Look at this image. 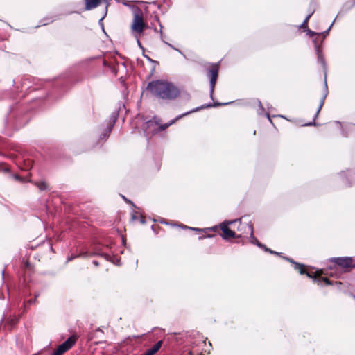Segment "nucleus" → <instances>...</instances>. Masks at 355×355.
<instances>
[{"mask_svg":"<svg viewBox=\"0 0 355 355\" xmlns=\"http://www.w3.org/2000/svg\"><path fill=\"white\" fill-rule=\"evenodd\" d=\"M159 100L170 102L176 99L180 94V89L174 83L162 80L150 82L146 87Z\"/></svg>","mask_w":355,"mask_h":355,"instance_id":"f257e3e1","label":"nucleus"},{"mask_svg":"<svg viewBox=\"0 0 355 355\" xmlns=\"http://www.w3.org/2000/svg\"><path fill=\"white\" fill-rule=\"evenodd\" d=\"M229 103H214L213 105L210 104V103L205 104L200 107H198L195 109H193L191 111H189L182 114H180V115L178 116L176 118H175L174 119L170 121L168 123H166L164 124H162L161 119L159 118H158L157 116H154L152 119L148 120L145 123L144 127V132H145L146 137H148L150 135H155V134L158 133L159 132L166 130L170 125L175 123L178 120H179L180 119L182 118L183 116H187L191 113H193L194 112H197L202 109H205V108H207V107H217L219 105H228Z\"/></svg>","mask_w":355,"mask_h":355,"instance_id":"f03ea898","label":"nucleus"},{"mask_svg":"<svg viewBox=\"0 0 355 355\" xmlns=\"http://www.w3.org/2000/svg\"><path fill=\"white\" fill-rule=\"evenodd\" d=\"M290 263L293 265L294 269L300 275H306L308 277L318 282V284L320 282H323L326 285L333 284V282L328 279L327 277L328 275L326 274L327 272H329V270L325 272L322 270H315L312 267L298 263L291 259H290Z\"/></svg>","mask_w":355,"mask_h":355,"instance_id":"7ed1b4c3","label":"nucleus"},{"mask_svg":"<svg viewBox=\"0 0 355 355\" xmlns=\"http://www.w3.org/2000/svg\"><path fill=\"white\" fill-rule=\"evenodd\" d=\"M329 261L333 266L329 267V272L326 274L330 277H339L342 272H349L352 268H355L353 259L349 257H334Z\"/></svg>","mask_w":355,"mask_h":355,"instance_id":"20e7f679","label":"nucleus"},{"mask_svg":"<svg viewBox=\"0 0 355 355\" xmlns=\"http://www.w3.org/2000/svg\"><path fill=\"white\" fill-rule=\"evenodd\" d=\"M146 28V24L144 20V14L139 8L133 10V20L131 25V29L134 33L141 34Z\"/></svg>","mask_w":355,"mask_h":355,"instance_id":"39448f33","label":"nucleus"},{"mask_svg":"<svg viewBox=\"0 0 355 355\" xmlns=\"http://www.w3.org/2000/svg\"><path fill=\"white\" fill-rule=\"evenodd\" d=\"M243 229L245 230L246 233L250 232V242L258 247L263 249L266 252H268L270 254H279V253L275 252L269 248H268L266 245L261 243L254 236V230H253V226L252 224H241V227H239V230H242Z\"/></svg>","mask_w":355,"mask_h":355,"instance_id":"423d86ee","label":"nucleus"},{"mask_svg":"<svg viewBox=\"0 0 355 355\" xmlns=\"http://www.w3.org/2000/svg\"><path fill=\"white\" fill-rule=\"evenodd\" d=\"M219 64H212L211 67L207 69V75L209 77V93L210 97L213 99L214 91L215 85L218 76Z\"/></svg>","mask_w":355,"mask_h":355,"instance_id":"0eeeda50","label":"nucleus"},{"mask_svg":"<svg viewBox=\"0 0 355 355\" xmlns=\"http://www.w3.org/2000/svg\"><path fill=\"white\" fill-rule=\"evenodd\" d=\"M236 222H239L240 224L241 223V219H236V220H227V221H224L220 225V229L223 233V234L222 235V237L223 239L225 240H227L229 239L230 238H234L236 237V234L234 231H232V230H230L228 226L230 225H232L234 223H236Z\"/></svg>","mask_w":355,"mask_h":355,"instance_id":"6e6552de","label":"nucleus"},{"mask_svg":"<svg viewBox=\"0 0 355 355\" xmlns=\"http://www.w3.org/2000/svg\"><path fill=\"white\" fill-rule=\"evenodd\" d=\"M77 340V336L72 335L67 338L66 341L60 345L56 349L55 352L59 354L62 355L69 349H70Z\"/></svg>","mask_w":355,"mask_h":355,"instance_id":"1a4fd4ad","label":"nucleus"},{"mask_svg":"<svg viewBox=\"0 0 355 355\" xmlns=\"http://www.w3.org/2000/svg\"><path fill=\"white\" fill-rule=\"evenodd\" d=\"M117 117H118V114L116 112H114L111 114L107 126L101 135V139H106L109 137V135L116 123Z\"/></svg>","mask_w":355,"mask_h":355,"instance_id":"9d476101","label":"nucleus"},{"mask_svg":"<svg viewBox=\"0 0 355 355\" xmlns=\"http://www.w3.org/2000/svg\"><path fill=\"white\" fill-rule=\"evenodd\" d=\"M97 255L104 257L106 260H107L109 261H112L117 265H120L119 260H117L116 259H115L117 261V262H115V261L114 259H112V257L109 254H104V253L98 254L96 252L89 253L87 252H81V253H79L78 254H77V257H82V258H87L89 257H94V256H97Z\"/></svg>","mask_w":355,"mask_h":355,"instance_id":"9b49d317","label":"nucleus"},{"mask_svg":"<svg viewBox=\"0 0 355 355\" xmlns=\"http://www.w3.org/2000/svg\"><path fill=\"white\" fill-rule=\"evenodd\" d=\"M324 85H325V88H326V92L325 94L322 96V98H320V103H319V105L317 108V111L314 115V117L313 119V121H311V122H309V123H306L305 124H304L303 125H306V126H311V125H315V119L318 117L322 107H323L324 105V100L326 98V96H327V81L325 80L324 82Z\"/></svg>","mask_w":355,"mask_h":355,"instance_id":"f8f14e48","label":"nucleus"},{"mask_svg":"<svg viewBox=\"0 0 355 355\" xmlns=\"http://www.w3.org/2000/svg\"><path fill=\"white\" fill-rule=\"evenodd\" d=\"M101 0H85V10H90L96 8L100 3Z\"/></svg>","mask_w":355,"mask_h":355,"instance_id":"ddd939ff","label":"nucleus"},{"mask_svg":"<svg viewBox=\"0 0 355 355\" xmlns=\"http://www.w3.org/2000/svg\"><path fill=\"white\" fill-rule=\"evenodd\" d=\"M162 344V341H158L155 345H153V347L148 349L144 354L142 355H154L161 347Z\"/></svg>","mask_w":355,"mask_h":355,"instance_id":"4468645a","label":"nucleus"},{"mask_svg":"<svg viewBox=\"0 0 355 355\" xmlns=\"http://www.w3.org/2000/svg\"><path fill=\"white\" fill-rule=\"evenodd\" d=\"M40 296V293H35V297L34 298H32L31 300H27L25 304H24V306H25V309L26 308V306H29V305H31V304H35L37 302V298Z\"/></svg>","mask_w":355,"mask_h":355,"instance_id":"2eb2a0df","label":"nucleus"},{"mask_svg":"<svg viewBox=\"0 0 355 355\" xmlns=\"http://www.w3.org/2000/svg\"><path fill=\"white\" fill-rule=\"evenodd\" d=\"M35 184L37 187V188L40 190H41V191H44V190H46L48 189L47 184L45 182H44V181L40 182H37Z\"/></svg>","mask_w":355,"mask_h":355,"instance_id":"dca6fc26","label":"nucleus"},{"mask_svg":"<svg viewBox=\"0 0 355 355\" xmlns=\"http://www.w3.org/2000/svg\"><path fill=\"white\" fill-rule=\"evenodd\" d=\"M54 19L51 18H44L41 21V26H45L47 24H49L50 23L53 22ZM37 26H40V25H38Z\"/></svg>","mask_w":355,"mask_h":355,"instance_id":"f3484780","label":"nucleus"},{"mask_svg":"<svg viewBox=\"0 0 355 355\" xmlns=\"http://www.w3.org/2000/svg\"><path fill=\"white\" fill-rule=\"evenodd\" d=\"M258 104H259V109L257 110V113L259 115H262L264 113V108L262 106L261 103L259 101H258Z\"/></svg>","mask_w":355,"mask_h":355,"instance_id":"a211bd4d","label":"nucleus"},{"mask_svg":"<svg viewBox=\"0 0 355 355\" xmlns=\"http://www.w3.org/2000/svg\"><path fill=\"white\" fill-rule=\"evenodd\" d=\"M181 227H182L184 229H189V230H193V231H196V232H201V231H202V230H201V229L196 228V227H188L187 225H182Z\"/></svg>","mask_w":355,"mask_h":355,"instance_id":"6ab92c4d","label":"nucleus"},{"mask_svg":"<svg viewBox=\"0 0 355 355\" xmlns=\"http://www.w3.org/2000/svg\"><path fill=\"white\" fill-rule=\"evenodd\" d=\"M309 18H310V15L306 17V18L305 19V20L304 21V22L301 25V27L302 28H307V26H308V21H309Z\"/></svg>","mask_w":355,"mask_h":355,"instance_id":"aec40b11","label":"nucleus"},{"mask_svg":"<svg viewBox=\"0 0 355 355\" xmlns=\"http://www.w3.org/2000/svg\"><path fill=\"white\" fill-rule=\"evenodd\" d=\"M139 213L136 211H133L131 214V218L132 220H135L138 218Z\"/></svg>","mask_w":355,"mask_h":355,"instance_id":"412c9836","label":"nucleus"},{"mask_svg":"<svg viewBox=\"0 0 355 355\" xmlns=\"http://www.w3.org/2000/svg\"><path fill=\"white\" fill-rule=\"evenodd\" d=\"M78 257H77V254L76 255L71 254V256L68 257L66 262L67 263L69 261H72L74 259L78 258Z\"/></svg>","mask_w":355,"mask_h":355,"instance_id":"4be33fe9","label":"nucleus"},{"mask_svg":"<svg viewBox=\"0 0 355 355\" xmlns=\"http://www.w3.org/2000/svg\"><path fill=\"white\" fill-rule=\"evenodd\" d=\"M265 114H266V117L268 118V121L270 122V123L272 124L273 125H275L273 122H272V119H271V117H270L269 113L268 112H266Z\"/></svg>","mask_w":355,"mask_h":355,"instance_id":"5701e85b","label":"nucleus"},{"mask_svg":"<svg viewBox=\"0 0 355 355\" xmlns=\"http://www.w3.org/2000/svg\"><path fill=\"white\" fill-rule=\"evenodd\" d=\"M122 198H123V199L125 202H128V203L131 204L134 207H135V205L133 204V202H132V201H130V200L127 199V198H126L125 196H122Z\"/></svg>","mask_w":355,"mask_h":355,"instance_id":"b1692460","label":"nucleus"},{"mask_svg":"<svg viewBox=\"0 0 355 355\" xmlns=\"http://www.w3.org/2000/svg\"><path fill=\"white\" fill-rule=\"evenodd\" d=\"M167 45H168L171 48H172L173 49L178 51L179 53H182L181 51H180L178 49L174 47L172 44H169V43H167V42H165Z\"/></svg>","mask_w":355,"mask_h":355,"instance_id":"393cba45","label":"nucleus"},{"mask_svg":"<svg viewBox=\"0 0 355 355\" xmlns=\"http://www.w3.org/2000/svg\"><path fill=\"white\" fill-rule=\"evenodd\" d=\"M307 33L311 36H313V35H316V33L315 32L311 31L310 29H307Z\"/></svg>","mask_w":355,"mask_h":355,"instance_id":"a878e982","label":"nucleus"},{"mask_svg":"<svg viewBox=\"0 0 355 355\" xmlns=\"http://www.w3.org/2000/svg\"><path fill=\"white\" fill-rule=\"evenodd\" d=\"M140 223L141 224H145L146 223V220H145V218L142 216H141V217H140Z\"/></svg>","mask_w":355,"mask_h":355,"instance_id":"bb28decb","label":"nucleus"},{"mask_svg":"<svg viewBox=\"0 0 355 355\" xmlns=\"http://www.w3.org/2000/svg\"><path fill=\"white\" fill-rule=\"evenodd\" d=\"M7 171V168L5 166L0 164V171Z\"/></svg>","mask_w":355,"mask_h":355,"instance_id":"cd10ccee","label":"nucleus"},{"mask_svg":"<svg viewBox=\"0 0 355 355\" xmlns=\"http://www.w3.org/2000/svg\"><path fill=\"white\" fill-rule=\"evenodd\" d=\"M92 263L95 266H99V263L98 261L94 260L92 261Z\"/></svg>","mask_w":355,"mask_h":355,"instance_id":"c85d7f7f","label":"nucleus"},{"mask_svg":"<svg viewBox=\"0 0 355 355\" xmlns=\"http://www.w3.org/2000/svg\"><path fill=\"white\" fill-rule=\"evenodd\" d=\"M156 19H157L158 21H159V19H158L157 17H156ZM159 26H160V33H161V34H162V25L161 24V23H160V22H159Z\"/></svg>","mask_w":355,"mask_h":355,"instance_id":"c756f323","label":"nucleus"},{"mask_svg":"<svg viewBox=\"0 0 355 355\" xmlns=\"http://www.w3.org/2000/svg\"><path fill=\"white\" fill-rule=\"evenodd\" d=\"M15 178L17 180H21V178L17 175H15Z\"/></svg>","mask_w":355,"mask_h":355,"instance_id":"7c9ffc66","label":"nucleus"},{"mask_svg":"<svg viewBox=\"0 0 355 355\" xmlns=\"http://www.w3.org/2000/svg\"><path fill=\"white\" fill-rule=\"evenodd\" d=\"M137 44H138V45L139 46V47L142 48V46H141V42H140L139 40V39H137Z\"/></svg>","mask_w":355,"mask_h":355,"instance_id":"2f4dec72","label":"nucleus"},{"mask_svg":"<svg viewBox=\"0 0 355 355\" xmlns=\"http://www.w3.org/2000/svg\"><path fill=\"white\" fill-rule=\"evenodd\" d=\"M144 56H145L149 61H150V62L153 61L148 56H146L145 55H144Z\"/></svg>","mask_w":355,"mask_h":355,"instance_id":"473e14b6","label":"nucleus"},{"mask_svg":"<svg viewBox=\"0 0 355 355\" xmlns=\"http://www.w3.org/2000/svg\"><path fill=\"white\" fill-rule=\"evenodd\" d=\"M52 355H59L55 351L53 353Z\"/></svg>","mask_w":355,"mask_h":355,"instance_id":"72a5a7b5","label":"nucleus"},{"mask_svg":"<svg viewBox=\"0 0 355 355\" xmlns=\"http://www.w3.org/2000/svg\"><path fill=\"white\" fill-rule=\"evenodd\" d=\"M52 355H59L55 351L53 353Z\"/></svg>","mask_w":355,"mask_h":355,"instance_id":"f704fd0d","label":"nucleus"},{"mask_svg":"<svg viewBox=\"0 0 355 355\" xmlns=\"http://www.w3.org/2000/svg\"><path fill=\"white\" fill-rule=\"evenodd\" d=\"M4 273H5V270H2V276H3V277L4 276Z\"/></svg>","mask_w":355,"mask_h":355,"instance_id":"c9c22d12","label":"nucleus"},{"mask_svg":"<svg viewBox=\"0 0 355 355\" xmlns=\"http://www.w3.org/2000/svg\"><path fill=\"white\" fill-rule=\"evenodd\" d=\"M205 237V236H201L199 237V239H203Z\"/></svg>","mask_w":355,"mask_h":355,"instance_id":"e433bc0d","label":"nucleus"},{"mask_svg":"<svg viewBox=\"0 0 355 355\" xmlns=\"http://www.w3.org/2000/svg\"><path fill=\"white\" fill-rule=\"evenodd\" d=\"M336 284H341V282H335Z\"/></svg>","mask_w":355,"mask_h":355,"instance_id":"4c0bfd02","label":"nucleus"},{"mask_svg":"<svg viewBox=\"0 0 355 355\" xmlns=\"http://www.w3.org/2000/svg\"><path fill=\"white\" fill-rule=\"evenodd\" d=\"M354 4H355V1H354Z\"/></svg>","mask_w":355,"mask_h":355,"instance_id":"58836bf2","label":"nucleus"}]
</instances>
